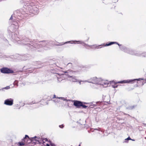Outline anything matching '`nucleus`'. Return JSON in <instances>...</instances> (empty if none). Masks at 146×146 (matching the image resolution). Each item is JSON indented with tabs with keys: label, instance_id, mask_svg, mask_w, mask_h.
<instances>
[{
	"label": "nucleus",
	"instance_id": "nucleus-1",
	"mask_svg": "<svg viewBox=\"0 0 146 146\" xmlns=\"http://www.w3.org/2000/svg\"><path fill=\"white\" fill-rule=\"evenodd\" d=\"M11 40L14 42H17L18 44L28 47L32 51H35L36 46L39 45L37 39H30L25 36H18L14 33L12 34Z\"/></svg>",
	"mask_w": 146,
	"mask_h": 146
},
{
	"label": "nucleus",
	"instance_id": "nucleus-2",
	"mask_svg": "<svg viewBox=\"0 0 146 146\" xmlns=\"http://www.w3.org/2000/svg\"><path fill=\"white\" fill-rule=\"evenodd\" d=\"M25 9H20L19 10H17L14 12L13 15H11L9 19V20H12L13 22L18 21L19 20H22L24 17L27 16L26 14H28L25 11Z\"/></svg>",
	"mask_w": 146,
	"mask_h": 146
},
{
	"label": "nucleus",
	"instance_id": "nucleus-3",
	"mask_svg": "<svg viewBox=\"0 0 146 146\" xmlns=\"http://www.w3.org/2000/svg\"><path fill=\"white\" fill-rule=\"evenodd\" d=\"M84 82L101 85L103 86L104 87H106L109 84V83L107 81L104 80L101 78H98L95 76L91 77L88 80L84 81Z\"/></svg>",
	"mask_w": 146,
	"mask_h": 146
},
{
	"label": "nucleus",
	"instance_id": "nucleus-4",
	"mask_svg": "<svg viewBox=\"0 0 146 146\" xmlns=\"http://www.w3.org/2000/svg\"><path fill=\"white\" fill-rule=\"evenodd\" d=\"M38 42H39V45L36 46V48L35 51H37L38 52L42 51L43 49V47H44V49L47 50L50 49L49 46L53 44V42L52 41L48 40H43Z\"/></svg>",
	"mask_w": 146,
	"mask_h": 146
},
{
	"label": "nucleus",
	"instance_id": "nucleus-5",
	"mask_svg": "<svg viewBox=\"0 0 146 146\" xmlns=\"http://www.w3.org/2000/svg\"><path fill=\"white\" fill-rule=\"evenodd\" d=\"M72 42H74L75 43V42H77V44H82L85 47L87 48L86 47H88L91 48L92 49H94L96 48L97 49L99 48H102V47H99V46H101V45H98L96 44H94V45H90L87 44H86L83 41L81 40L77 41L76 40H72Z\"/></svg>",
	"mask_w": 146,
	"mask_h": 146
},
{
	"label": "nucleus",
	"instance_id": "nucleus-6",
	"mask_svg": "<svg viewBox=\"0 0 146 146\" xmlns=\"http://www.w3.org/2000/svg\"><path fill=\"white\" fill-rule=\"evenodd\" d=\"M143 79L139 78V79H131V80H124L122 81H118V82H114V84H115L117 83H133L135 82V81H140V80H143Z\"/></svg>",
	"mask_w": 146,
	"mask_h": 146
},
{
	"label": "nucleus",
	"instance_id": "nucleus-7",
	"mask_svg": "<svg viewBox=\"0 0 146 146\" xmlns=\"http://www.w3.org/2000/svg\"><path fill=\"white\" fill-rule=\"evenodd\" d=\"M28 7V9L30 13L36 15L38 14L39 12L38 8L36 6H31L29 5Z\"/></svg>",
	"mask_w": 146,
	"mask_h": 146
},
{
	"label": "nucleus",
	"instance_id": "nucleus-8",
	"mask_svg": "<svg viewBox=\"0 0 146 146\" xmlns=\"http://www.w3.org/2000/svg\"><path fill=\"white\" fill-rule=\"evenodd\" d=\"M139 52V51L129 48L127 53L133 55L139 56L140 54Z\"/></svg>",
	"mask_w": 146,
	"mask_h": 146
},
{
	"label": "nucleus",
	"instance_id": "nucleus-9",
	"mask_svg": "<svg viewBox=\"0 0 146 146\" xmlns=\"http://www.w3.org/2000/svg\"><path fill=\"white\" fill-rule=\"evenodd\" d=\"M1 72L3 73L8 74L9 73H13L14 72L11 69L3 67L0 70Z\"/></svg>",
	"mask_w": 146,
	"mask_h": 146
},
{
	"label": "nucleus",
	"instance_id": "nucleus-10",
	"mask_svg": "<svg viewBox=\"0 0 146 146\" xmlns=\"http://www.w3.org/2000/svg\"><path fill=\"white\" fill-rule=\"evenodd\" d=\"M13 100L11 98H9L5 101L4 104L7 106H11L13 105Z\"/></svg>",
	"mask_w": 146,
	"mask_h": 146
},
{
	"label": "nucleus",
	"instance_id": "nucleus-11",
	"mask_svg": "<svg viewBox=\"0 0 146 146\" xmlns=\"http://www.w3.org/2000/svg\"><path fill=\"white\" fill-rule=\"evenodd\" d=\"M70 102H74V105L76 107L78 108H80L81 106V104L82 102L78 100H71Z\"/></svg>",
	"mask_w": 146,
	"mask_h": 146
},
{
	"label": "nucleus",
	"instance_id": "nucleus-12",
	"mask_svg": "<svg viewBox=\"0 0 146 146\" xmlns=\"http://www.w3.org/2000/svg\"><path fill=\"white\" fill-rule=\"evenodd\" d=\"M89 103H90V104H89L91 105V106H93V107H95L97 105L100 106L102 104H105L102 102H92Z\"/></svg>",
	"mask_w": 146,
	"mask_h": 146
},
{
	"label": "nucleus",
	"instance_id": "nucleus-13",
	"mask_svg": "<svg viewBox=\"0 0 146 146\" xmlns=\"http://www.w3.org/2000/svg\"><path fill=\"white\" fill-rule=\"evenodd\" d=\"M117 45L119 46V49L121 50L124 51L125 53H127L128 50V49L129 48H127L125 46L122 45L121 44H119L118 43Z\"/></svg>",
	"mask_w": 146,
	"mask_h": 146
},
{
	"label": "nucleus",
	"instance_id": "nucleus-14",
	"mask_svg": "<svg viewBox=\"0 0 146 146\" xmlns=\"http://www.w3.org/2000/svg\"><path fill=\"white\" fill-rule=\"evenodd\" d=\"M34 65L37 66L38 68H40L44 66L43 64L41 63L40 61H36Z\"/></svg>",
	"mask_w": 146,
	"mask_h": 146
},
{
	"label": "nucleus",
	"instance_id": "nucleus-15",
	"mask_svg": "<svg viewBox=\"0 0 146 146\" xmlns=\"http://www.w3.org/2000/svg\"><path fill=\"white\" fill-rule=\"evenodd\" d=\"M113 44H118V43L116 42H109V43H107L106 44H101V46L104 45V46H108L110 45H111Z\"/></svg>",
	"mask_w": 146,
	"mask_h": 146
},
{
	"label": "nucleus",
	"instance_id": "nucleus-16",
	"mask_svg": "<svg viewBox=\"0 0 146 146\" xmlns=\"http://www.w3.org/2000/svg\"><path fill=\"white\" fill-rule=\"evenodd\" d=\"M72 41H67L65 42H61V43H59L58 44H56V46H61L62 45L64 44H67L68 43H70V44H76V43H74V42H72Z\"/></svg>",
	"mask_w": 146,
	"mask_h": 146
},
{
	"label": "nucleus",
	"instance_id": "nucleus-17",
	"mask_svg": "<svg viewBox=\"0 0 146 146\" xmlns=\"http://www.w3.org/2000/svg\"><path fill=\"white\" fill-rule=\"evenodd\" d=\"M66 75L68 77L71 78V80L72 81L75 82L77 81V79L76 78V76H71L68 74H66Z\"/></svg>",
	"mask_w": 146,
	"mask_h": 146
},
{
	"label": "nucleus",
	"instance_id": "nucleus-18",
	"mask_svg": "<svg viewBox=\"0 0 146 146\" xmlns=\"http://www.w3.org/2000/svg\"><path fill=\"white\" fill-rule=\"evenodd\" d=\"M9 30L11 33H13L15 31V29L14 28V24L10 26L8 28Z\"/></svg>",
	"mask_w": 146,
	"mask_h": 146
},
{
	"label": "nucleus",
	"instance_id": "nucleus-19",
	"mask_svg": "<svg viewBox=\"0 0 146 146\" xmlns=\"http://www.w3.org/2000/svg\"><path fill=\"white\" fill-rule=\"evenodd\" d=\"M36 141H37L38 142V143L39 144H40L42 143H42L44 144L45 143V141H44V140H45V141H48V139L46 138H42L40 140H37V139L35 140Z\"/></svg>",
	"mask_w": 146,
	"mask_h": 146
},
{
	"label": "nucleus",
	"instance_id": "nucleus-20",
	"mask_svg": "<svg viewBox=\"0 0 146 146\" xmlns=\"http://www.w3.org/2000/svg\"><path fill=\"white\" fill-rule=\"evenodd\" d=\"M30 57V55L29 54H24L21 56V60H27L28 59V58Z\"/></svg>",
	"mask_w": 146,
	"mask_h": 146
},
{
	"label": "nucleus",
	"instance_id": "nucleus-21",
	"mask_svg": "<svg viewBox=\"0 0 146 146\" xmlns=\"http://www.w3.org/2000/svg\"><path fill=\"white\" fill-rule=\"evenodd\" d=\"M28 138H29V137L27 135H26L22 139V141H23L25 144L27 143V140Z\"/></svg>",
	"mask_w": 146,
	"mask_h": 146
},
{
	"label": "nucleus",
	"instance_id": "nucleus-22",
	"mask_svg": "<svg viewBox=\"0 0 146 146\" xmlns=\"http://www.w3.org/2000/svg\"><path fill=\"white\" fill-rule=\"evenodd\" d=\"M139 53L140 54V56H139L146 58V52H142L140 51Z\"/></svg>",
	"mask_w": 146,
	"mask_h": 146
},
{
	"label": "nucleus",
	"instance_id": "nucleus-23",
	"mask_svg": "<svg viewBox=\"0 0 146 146\" xmlns=\"http://www.w3.org/2000/svg\"><path fill=\"white\" fill-rule=\"evenodd\" d=\"M57 98L62 100L64 101H66L67 102H70L71 101V100L69 99L67 100L66 98L64 97H57Z\"/></svg>",
	"mask_w": 146,
	"mask_h": 146
},
{
	"label": "nucleus",
	"instance_id": "nucleus-24",
	"mask_svg": "<svg viewBox=\"0 0 146 146\" xmlns=\"http://www.w3.org/2000/svg\"><path fill=\"white\" fill-rule=\"evenodd\" d=\"M136 106V105L129 106L127 107V109L130 110H132L135 108Z\"/></svg>",
	"mask_w": 146,
	"mask_h": 146
},
{
	"label": "nucleus",
	"instance_id": "nucleus-25",
	"mask_svg": "<svg viewBox=\"0 0 146 146\" xmlns=\"http://www.w3.org/2000/svg\"><path fill=\"white\" fill-rule=\"evenodd\" d=\"M33 140L31 139V138H28V139H27V143H31L33 141Z\"/></svg>",
	"mask_w": 146,
	"mask_h": 146
},
{
	"label": "nucleus",
	"instance_id": "nucleus-26",
	"mask_svg": "<svg viewBox=\"0 0 146 146\" xmlns=\"http://www.w3.org/2000/svg\"><path fill=\"white\" fill-rule=\"evenodd\" d=\"M25 144V143L23 141H22L21 142H19L18 143V145L20 146H24Z\"/></svg>",
	"mask_w": 146,
	"mask_h": 146
},
{
	"label": "nucleus",
	"instance_id": "nucleus-27",
	"mask_svg": "<svg viewBox=\"0 0 146 146\" xmlns=\"http://www.w3.org/2000/svg\"><path fill=\"white\" fill-rule=\"evenodd\" d=\"M67 66L69 67V68H72V63H68L67 64Z\"/></svg>",
	"mask_w": 146,
	"mask_h": 146
},
{
	"label": "nucleus",
	"instance_id": "nucleus-28",
	"mask_svg": "<svg viewBox=\"0 0 146 146\" xmlns=\"http://www.w3.org/2000/svg\"><path fill=\"white\" fill-rule=\"evenodd\" d=\"M14 106L15 107V109H19L20 108V106L18 104H15Z\"/></svg>",
	"mask_w": 146,
	"mask_h": 146
},
{
	"label": "nucleus",
	"instance_id": "nucleus-29",
	"mask_svg": "<svg viewBox=\"0 0 146 146\" xmlns=\"http://www.w3.org/2000/svg\"><path fill=\"white\" fill-rule=\"evenodd\" d=\"M131 138L129 137L125 139V141H124V142L127 143L128 142V140H131Z\"/></svg>",
	"mask_w": 146,
	"mask_h": 146
},
{
	"label": "nucleus",
	"instance_id": "nucleus-30",
	"mask_svg": "<svg viewBox=\"0 0 146 146\" xmlns=\"http://www.w3.org/2000/svg\"><path fill=\"white\" fill-rule=\"evenodd\" d=\"M31 0H21L20 1V2L21 3H25V2L29 1Z\"/></svg>",
	"mask_w": 146,
	"mask_h": 146
},
{
	"label": "nucleus",
	"instance_id": "nucleus-31",
	"mask_svg": "<svg viewBox=\"0 0 146 146\" xmlns=\"http://www.w3.org/2000/svg\"><path fill=\"white\" fill-rule=\"evenodd\" d=\"M81 106L84 108H86L88 107V106H86L85 105L83 104V102H82V103L81 104Z\"/></svg>",
	"mask_w": 146,
	"mask_h": 146
},
{
	"label": "nucleus",
	"instance_id": "nucleus-32",
	"mask_svg": "<svg viewBox=\"0 0 146 146\" xmlns=\"http://www.w3.org/2000/svg\"><path fill=\"white\" fill-rule=\"evenodd\" d=\"M10 88V87L9 86H7L3 88H2V90H3L4 89L7 90L9 89Z\"/></svg>",
	"mask_w": 146,
	"mask_h": 146
},
{
	"label": "nucleus",
	"instance_id": "nucleus-33",
	"mask_svg": "<svg viewBox=\"0 0 146 146\" xmlns=\"http://www.w3.org/2000/svg\"><path fill=\"white\" fill-rule=\"evenodd\" d=\"M13 84L18 86V81L17 80H15L13 83Z\"/></svg>",
	"mask_w": 146,
	"mask_h": 146
},
{
	"label": "nucleus",
	"instance_id": "nucleus-34",
	"mask_svg": "<svg viewBox=\"0 0 146 146\" xmlns=\"http://www.w3.org/2000/svg\"><path fill=\"white\" fill-rule=\"evenodd\" d=\"M50 145L51 146H55V145L53 143H52L51 141H49Z\"/></svg>",
	"mask_w": 146,
	"mask_h": 146
},
{
	"label": "nucleus",
	"instance_id": "nucleus-35",
	"mask_svg": "<svg viewBox=\"0 0 146 146\" xmlns=\"http://www.w3.org/2000/svg\"><path fill=\"white\" fill-rule=\"evenodd\" d=\"M94 129L95 130H98V131H101V132L102 133H103V131L101 130V129L100 128H98V129H97V128L95 129Z\"/></svg>",
	"mask_w": 146,
	"mask_h": 146
},
{
	"label": "nucleus",
	"instance_id": "nucleus-36",
	"mask_svg": "<svg viewBox=\"0 0 146 146\" xmlns=\"http://www.w3.org/2000/svg\"><path fill=\"white\" fill-rule=\"evenodd\" d=\"M31 139H33V141L35 140V141H36L35 140V138H40L39 137L38 138L36 136H35L34 137H31Z\"/></svg>",
	"mask_w": 146,
	"mask_h": 146
},
{
	"label": "nucleus",
	"instance_id": "nucleus-37",
	"mask_svg": "<svg viewBox=\"0 0 146 146\" xmlns=\"http://www.w3.org/2000/svg\"><path fill=\"white\" fill-rule=\"evenodd\" d=\"M112 87L114 88H117V85H112Z\"/></svg>",
	"mask_w": 146,
	"mask_h": 146
},
{
	"label": "nucleus",
	"instance_id": "nucleus-38",
	"mask_svg": "<svg viewBox=\"0 0 146 146\" xmlns=\"http://www.w3.org/2000/svg\"><path fill=\"white\" fill-rule=\"evenodd\" d=\"M59 127L61 128H63L64 127V125L63 124H62L61 125H59Z\"/></svg>",
	"mask_w": 146,
	"mask_h": 146
},
{
	"label": "nucleus",
	"instance_id": "nucleus-39",
	"mask_svg": "<svg viewBox=\"0 0 146 146\" xmlns=\"http://www.w3.org/2000/svg\"><path fill=\"white\" fill-rule=\"evenodd\" d=\"M93 107H93V106H91V105H90V106L89 107H88V108L90 109L92 108H93Z\"/></svg>",
	"mask_w": 146,
	"mask_h": 146
},
{
	"label": "nucleus",
	"instance_id": "nucleus-40",
	"mask_svg": "<svg viewBox=\"0 0 146 146\" xmlns=\"http://www.w3.org/2000/svg\"><path fill=\"white\" fill-rule=\"evenodd\" d=\"M4 40L6 43H8V41L7 40V39L5 38L4 39Z\"/></svg>",
	"mask_w": 146,
	"mask_h": 146
},
{
	"label": "nucleus",
	"instance_id": "nucleus-41",
	"mask_svg": "<svg viewBox=\"0 0 146 146\" xmlns=\"http://www.w3.org/2000/svg\"><path fill=\"white\" fill-rule=\"evenodd\" d=\"M90 104V103H86V102H83V104Z\"/></svg>",
	"mask_w": 146,
	"mask_h": 146
},
{
	"label": "nucleus",
	"instance_id": "nucleus-42",
	"mask_svg": "<svg viewBox=\"0 0 146 146\" xmlns=\"http://www.w3.org/2000/svg\"><path fill=\"white\" fill-rule=\"evenodd\" d=\"M69 72V71L68 70V71H65L64 72V73H68V72Z\"/></svg>",
	"mask_w": 146,
	"mask_h": 146
},
{
	"label": "nucleus",
	"instance_id": "nucleus-43",
	"mask_svg": "<svg viewBox=\"0 0 146 146\" xmlns=\"http://www.w3.org/2000/svg\"><path fill=\"white\" fill-rule=\"evenodd\" d=\"M80 71H74V72H76V73H78V72H79Z\"/></svg>",
	"mask_w": 146,
	"mask_h": 146
},
{
	"label": "nucleus",
	"instance_id": "nucleus-44",
	"mask_svg": "<svg viewBox=\"0 0 146 146\" xmlns=\"http://www.w3.org/2000/svg\"><path fill=\"white\" fill-rule=\"evenodd\" d=\"M46 145V146H50V145L48 144H47Z\"/></svg>",
	"mask_w": 146,
	"mask_h": 146
},
{
	"label": "nucleus",
	"instance_id": "nucleus-45",
	"mask_svg": "<svg viewBox=\"0 0 146 146\" xmlns=\"http://www.w3.org/2000/svg\"><path fill=\"white\" fill-rule=\"evenodd\" d=\"M56 98V96L55 95H54V97H53V98Z\"/></svg>",
	"mask_w": 146,
	"mask_h": 146
},
{
	"label": "nucleus",
	"instance_id": "nucleus-46",
	"mask_svg": "<svg viewBox=\"0 0 146 146\" xmlns=\"http://www.w3.org/2000/svg\"><path fill=\"white\" fill-rule=\"evenodd\" d=\"M131 140H132V141H135V140L134 139H131Z\"/></svg>",
	"mask_w": 146,
	"mask_h": 146
},
{
	"label": "nucleus",
	"instance_id": "nucleus-47",
	"mask_svg": "<svg viewBox=\"0 0 146 146\" xmlns=\"http://www.w3.org/2000/svg\"><path fill=\"white\" fill-rule=\"evenodd\" d=\"M67 105L68 106H69V104L68 103H67Z\"/></svg>",
	"mask_w": 146,
	"mask_h": 146
},
{
	"label": "nucleus",
	"instance_id": "nucleus-48",
	"mask_svg": "<svg viewBox=\"0 0 146 146\" xmlns=\"http://www.w3.org/2000/svg\"><path fill=\"white\" fill-rule=\"evenodd\" d=\"M106 103H107L109 104V103H108V102H106Z\"/></svg>",
	"mask_w": 146,
	"mask_h": 146
},
{
	"label": "nucleus",
	"instance_id": "nucleus-49",
	"mask_svg": "<svg viewBox=\"0 0 146 146\" xmlns=\"http://www.w3.org/2000/svg\"><path fill=\"white\" fill-rule=\"evenodd\" d=\"M2 90V89H0V90Z\"/></svg>",
	"mask_w": 146,
	"mask_h": 146
},
{
	"label": "nucleus",
	"instance_id": "nucleus-50",
	"mask_svg": "<svg viewBox=\"0 0 146 146\" xmlns=\"http://www.w3.org/2000/svg\"><path fill=\"white\" fill-rule=\"evenodd\" d=\"M80 83V84H81V83H80H80Z\"/></svg>",
	"mask_w": 146,
	"mask_h": 146
},
{
	"label": "nucleus",
	"instance_id": "nucleus-51",
	"mask_svg": "<svg viewBox=\"0 0 146 146\" xmlns=\"http://www.w3.org/2000/svg\"><path fill=\"white\" fill-rule=\"evenodd\" d=\"M79 146H81L80 145H79Z\"/></svg>",
	"mask_w": 146,
	"mask_h": 146
}]
</instances>
